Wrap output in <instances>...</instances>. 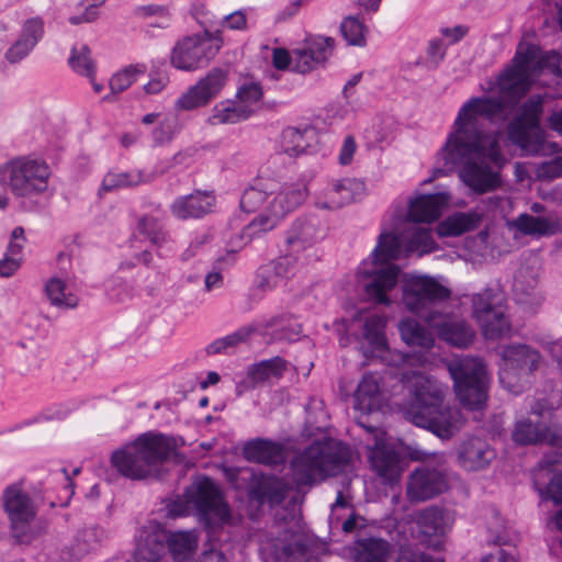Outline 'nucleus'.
Returning <instances> with one entry per match:
<instances>
[{"label":"nucleus","instance_id":"nucleus-12","mask_svg":"<svg viewBox=\"0 0 562 562\" xmlns=\"http://www.w3.org/2000/svg\"><path fill=\"white\" fill-rule=\"evenodd\" d=\"M358 424L372 435L374 441L369 454L373 471L384 483L392 484L397 482L403 472L401 457L398 452L385 443L384 430L368 425L363 420V416L359 417Z\"/></svg>","mask_w":562,"mask_h":562},{"label":"nucleus","instance_id":"nucleus-49","mask_svg":"<svg viewBox=\"0 0 562 562\" xmlns=\"http://www.w3.org/2000/svg\"><path fill=\"white\" fill-rule=\"evenodd\" d=\"M302 550L303 543L301 537L296 532H293L290 538L285 536L284 540L280 541V544H273L271 554L276 562H288L290 557Z\"/></svg>","mask_w":562,"mask_h":562},{"label":"nucleus","instance_id":"nucleus-8","mask_svg":"<svg viewBox=\"0 0 562 562\" xmlns=\"http://www.w3.org/2000/svg\"><path fill=\"white\" fill-rule=\"evenodd\" d=\"M187 509H177L175 504L170 512L176 515H184L192 509L206 525L228 522L231 518L229 507L224 499L223 492L211 479L202 476L195 479L187 488Z\"/></svg>","mask_w":562,"mask_h":562},{"label":"nucleus","instance_id":"nucleus-9","mask_svg":"<svg viewBox=\"0 0 562 562\" xmlns=\"http://www.w3.org/2000/svg\"><path fill=\"white\" fill-rule=\"evenodd\" d=\"M222 45L223 40L218 31L214 35L205 31L203 34L186 36L171 49L170 64L179 70H195L213 59Z\"/></svg>","mask_w":562,"mask_h":562},{"label":"nucleus","instance_id":"nucleus-38","mask_svg":"<svg viewBox=\"0 0 562 562\" xmlns=\"http://www.w3.org/2000/svg\"><path fill=\"white\" fill-rule=\"evenodd\" d=\"M285 368V360L280 357H274L250 366L247 371V378L251 386H256L271 379L281 378Z\"/></svg>","mask_w":562,"mask_h":562},{"label":"nucleus","instance_id":"nucleus-34","mask_svg":"<svg viewBox=\"0 0 562 562\" xmlns=\"http://www.w3.org/2000/svg\"><path fill=\"white\" fill-rule=\"evenodd\" d=\"M363 189L360 178H341L334 188L328 191L327 200L318 203L324 209H338L355 200Z\"/></svg>","mask_w":562,"mask_h":562},{"label":"nucleus","instance_id":"nucleus-52","mask_svg":"<svg viewBox=\"0 0 562 562\" xmlns=\"http://www.w3.org/2000/svg\"><path fill=\"white\" fill-rule=\"evenodd\" d=\"M44 20L42 16L36 15L29 18L23 22L19 37L36 46L44 37Z\"/></svg>","mask_w":562,"mask_h":562},{"label":"nucleus","instance_id":"nucleus-36","mask_svg":"<svg viewBox=\"0 0 562 562\" xmlns=\"http://www.w3.org/2000/svg\"><path fill=\"white\" fill-rule=\"evenodd\" d=\"M306 195V186L302 181L286 186L272 201L276 215L284 216L293 211L304 202Z\"/></svg>","mask_w":562,"mask_h":562},{"label":"nucleus","instance_id":"nucleus-22","mask_svg":"<svg viewBox=\"0 0 562 562\" xmlns=\"http://www.w3.org/2000/svg\"><path fill=\"white\" fill-rule=\"evenodd\" d=\"M166 532L157 522L149 521L136 536L135 559L137 562H159L165 552Z\"/></svg>","mask_w":562,"mask_h":562},{"label":"nucleus","instance_id":"nucleus-19","mask_svg":"<svg viewBox=\"0 0 562 562\" xmlns=\"http://www.w3.org/2000/svg\"><path fill=\"white\" fill-rule=\"evenodd\" d=\"M416 524L428 544L438 549L441 546L439 538H443L451 529L453 517L445 508L428 506L417 513Z\"/></svg>","mask_w":562,"mask_h":562},{"label":"nucleus","instance_id":"nucleus-6","mask_svg":"<svg viewBox=\"0 0 562 562\" xmlns=\"http://www.w3.org/2000/svg\"><path fill=\"white\" fill-rule=\"evenodd\" d=\"M350 459L348 447L334 440L317 441L297 453L291 461L296 485H311L335 474Z\"/></svg>","mask_w":562,"mask_h":562},{"label":"nucleus","instance_id":"nucleus-10","mask_svg":"<svg viewBox=\"0 0 562 562\" xmlns=\"http://www.w3.org/2000/svg\"><path fill=\"white\" fill-rule=\"evenodd\" d=\"M531 414L541 417L542 420H532L530 417H524L516 422L512 431L513 440L522 446L548 443L550 446L562 447V430L558 425H548L547 415H551L543 402H537L531 407Z\"/></svg>","mask_w":562,"mask_h":562},{"label":"nucleus","instance_id":"nucleus-50","mask_svg":"<svg viewBox=\"0 0 562 562\" xmlns=\"http://www.w3.org/2000/svg\"><path fill=\"white\" fill-rule=\"evenodd\" d=\"M407 232H411V237L408 238V250L429 252L434 249L435 241L429 228L413 226Z\"/></svg>","mask_w":562,"mask_h":562},{"label":"nucleus","instance_id":"nucleus-4","mask_svg":"<svg viewBox=\"0 0 562 562\" xmlns=\"http://www.w3.org/2000/svg\"><path fill=\"white\" fill-rule=\"evenodd\" d=\"M543 97L532 94L519 106L509 110L513 113L506 127L507 140L519 149L522 157H542L558 154L559 144L547 139L541 121Z\"/></svg>","mask_w":562,"mask_h":562},{"label":"nucleus","instance_id":"nucleus-47","mask_svg":"<svg viewBox=\"0 0 562 562\" xmlns=\"http://www.w3.org/2000/svg\"><path fill=\"white\" fill-rule=\"evenodd\" d=\"M46 293L52 304L63 307H75L78 303L77 296L66 292L65 281L53 278L46 284Z\"/></svg>","mask_w":562,"mask_h":562},{"label":"nucleus","instance_id":"nucleus-58","mask_svg":"<svg viewBox=\"0 0 562 562\" xmlns=\"http://www.w3.org/2000/svg\"><path fill=\"white\" fill-rule=\"evenodd\" d=\"M267 199V193L258 188L250 187L246 189L240 199V206L246 212H254Z\"/></svg>","mask_w":562,"mask_h":562},{"label":"nucleus","instance_id":"nucleus-41","mask_svg":"<svg viewBox=\"0 0 562 562\" xmlns=\"http://www.w3.org/2000/svg\"><path fill=\"white\" fill-rule=\"evenodd\" d=\"M402 339L413 347L429 349L434 345V337L429 330L414 319H405L398 325Z\"/></svg>","mask_w":562,"mask_h":562},{"label":"nucleus","instance_id":"nucleus-45","mask_svg":"<svg viewBox=\"0 0 562 562\" xmlns=\"http://www.w3.org/2000/svg\"><path fill=\"white\" fill-rule=\"evenodd\" d=\"M367 27L357 16H347L340 23V33L348 45L362 47L366 45Z\"/></svg>","mask_w":562,"mask_h":562},{"label":"nucleus","instance_id":"nucleus-23","mask_svg":"<svg viewBox=\"0 0 562 562\" xmlns=\"http://www.w3.org/2000/svg\"><path fill=\"white\" fill-rule=\"evenodd\" d=\"M496 453L483 439L472 437L464 440L458 450V462L467 471H481L486 469Z\"/></svg>","mask_w":562,"mask_h":562},{"label":"nucleus","instance_id":"nucleus-26","mask_svg":"<svg viewBox=\"0 0 562 562\" xmlns=\"http://www.w3.org/2000/svg\"><path fill=\"white\" fill-rule=\"evenodd\" d=\"M513 225L525 235L552 236L562 233V215L532 216L524 213Z\"/></svg>","mask_w":562,"mask_h":562},{"label":"nucleus","instance_id":"nucleus-24","mask_svg":"<svg viewBox=\"0 0 562 562\" xmlns=\"http://www.w3.org/2000/svg\"><path fill=\"white\" fill-rule=\"evenodd\" d=\"M473 313L487 339H497L509 330V323L503 312L493 308L483 295L473 297Z\"/></svg>","mask_w":562,"mask_h":562},{"label":"nucleus","instance_id":"nucleus-21","mask_svg":"<svg viewBox=\"0 0 562 562\" xmlns=\"http://www.w3.org/2000/svg\"><path fill=\"white\" fill-rule=\"evenodd\" d=\"M561 58V54L554 49L544 53L537 44L519 43L510 63L535 78L546 66H557Z\"/></svg>","mask_w":562,"mask_h":562},{"label":"nucleus","instance_id":"nucleus-57","mask_svg":"<svg viewBox=\"0 0 562 562\" xmlns=\"http://www.w3.org/2000/svg\"><path fill=\"white\" fill-rule=\"evenodd\" d=\"M263 97L262 86L259 81L244 82L238 87L236 98L241 103L255 104Z\"/></svg>","mask_w":562,"mask_h":562},{"label":"nucleus","instance_id":"nucleus-33","mask_svg":"<svg viewBox=\"0 0 562 562\" xmlns=\"http://www.w3.org/2000/svg\"><path fill=\"white\" fill-rule=\"evenodd\" d=\"M165 543L173 562H189L199 546V538L193 531H176L166 535Z\"/></svg>","mask_w":562,"mask_h":562},{"label":"nucleus","instance_id":"nucleus-32","mask_svg":"<svg viewBox=\"0 0 562 562\" xmlns=\"http://www.w3.org/2000/svg\"><path fill=\"white\" fill-rule=\"evenodd\" d=\"M244 457L251 462L277 464L283 461V447L267 439H256L245 445Z\"/></svg>","mask_w":562,"mask_h":562},{"label":"nucleus","instance_id":"nucleus-43","mask_svg":"<svg viewBox=\"0 0 562 562\" xmlns=\"http://www.w3.org/2000/svg\"><path fill=\"white\" fill-rule=\"evenodd\" d=\"M69 67L78 75L93 80L95 76V65L91 58V49L87 44L81 45L80 49L72 46L68 58Z\"/></svg>","mask_w":562,"mask_h":562},{"label":"nucleus","instance_id":"nucleus-11","mask_svg":"<svg viewBox=\"0 0 562 562\" xmlns=\"http://www.w3.org/2000/svg\"><path fill=\"white\" fill-rule=\"evenodd\" d=\"M402 302L405 307L420 314L430 305L450 296V290L435 278L427 276H409L404 279Z\"/></svg>","mask_w":562,"mask_h":562},{"label":"nucleus","instance_id":"nucleus-56","mask_svg":"<svg viewBox=\"0 0 562 562\" xmlns=\"http://www.w3.org/2000/svg\"><path fill=\"white\" fill-rule=\"evenodd\" d=\"M35 47L36 46L32 45L27 41L18 37L16 41H14L5 50L4 59L11 65L19 64L24 60Z\"/></svg>","mask_w":562,"mask_h":562},{"label":"nucleus","instance_id":"nucleus-16","mask_svg":"<svg viewBox=\"0 0 562 562\" xmlns=\"http://www.w3.org/2000/svg\"><path fill=\"white\" fill-rule=\"evenodd\" d=\"M335 48V40L329 36L315 35L307 37L303 46L294 49L292 71L305 75L324 67Z\"/></svg>","mask_w":562,"mask_h":562},{"label":"nucleus","instance_id":"nucleus-14","mask_svg":"<svg viewBox=\"0 0 562 562\" xmlns=\"http://www.w3.org/2000/svg\"><path fill=\"white\" fill-rule=\"evenodd\" d=\"M2 501L14 536L24 537L29 525L36 516L34 501L23 490L21 483L9 485L3 492Z\"/></svg>","mask_w":562,"mask_h":562},{"label":"nucleus","instance_id":"nucleus-37","mask_svg":"<svg viewBox=\"0 0 562 562\" xmlns=\"http://www.w3.org/2000/svg\"><path fill=\"white\" fill-rule=\"evenodd\" d=\"M250 494L260 503L279 504L285 498L286 486L279 477L261 476L251 488Z\"/></svg>","mask_w":562,"mask_h":562},{"label":"nucleus","instance_id":"nucleus-18","mask_svg":"<svg viewBox=\"0 0 562 562\" xmlns=\"http://www.w3.org/2000/svg\"><path fill=\"white\" fill-rule=\"evenodd\" d=\"M533 81L530 74L509 63L497 75L495 85L498 97L506 100L507 109L514 110L520 105V100L529 92Z\"/></svg>","mask_w":562,"mask_h":562},{"label":"nucleus","instance_id":"nucleus-17","mask_svg":"<svg viewBox=\"0 0 562 562\" xmlns=\"http://www.w3.org/2000/svg\"><path fill=\"white\" fill-rule=\"evenodd\" d=\"M535 485L541 496L562 502V452L554 450L543 457L535 472Z\"/></svg>","mask_w":562,"mask_h":562},{"label":"nucleus","instance_id":"nucleus-53","mask_svg":"<svg viewBox=\"0 0 562 562\" xmlns=\"http://www.w3.org/2000/svg\"><path fill=\"white\" fill-rule=\"evenodd\" d=\"M138 231L156 246H160L167 238L162 226L154 217L145 216L140 218L138 223Z\"/></svg>","mask_w":562,"mask_h":562},{"label":"nucleus","instance_id":"nucleus-15","mask_svg":"<svg viewBox=\"0 0 562 562\" xmlns=\"http://www.w3.org/2000/svg\"><path fill=\"white\" fill-rule=\"evenodd\" d=\"M448 490L445 471L420 467L407 479L406 497L412 503L431 499Z\"/></svg>","mask_w":562,"mask_h":562},{"label":"nucleus","instance_id":"nucleus-61","mask_svg":"<svg viewBox=\"0 0 562 562\" xmlns=\"http://www.w3.org/2000/svg\"><path fill=\"white\" fill-rule=\"evenodd\" d=\"M26 243L24 228L19 226L12 231L10 243L7 248L5 255L13 258H22L21 254Z\"/></svg>","mask_w":562,"mask_h":562},{"label":"nucleus","instance_id":"nucleus-62","mask_svg":"<svg viewBox=\"0 0 562 562\" xmlns=\"http://www.w3.org/2000/svg\"><path fill=\"white\" fill-rule=\"evenodd\" d=\"M272 65L277 70H292L294 65V50L292 54L286 48L277 47L272 52Z\"/></svg>","mask_w":562,"mask_h":562},{"label":"nucleus","instance_id":"nucleus-40","mask_svg":"<svg viewBox=\"0 0 562 562\" xmlns=\"http://www.w3.org/2000/svg\"><path fill=\"white\" fill-rule=\"evenodd\" d=\"M251 110L245 105H237L233 100L221 101L214 105L210 122L213 124H235L247 120Z\"/></svg>","mask_w":562,"mask_h":562},{"label":"nucleus","instance_id":"nucleus-42","mask_svg":"<svg viewBox=\"0 0 562 562\" xmlns=\"http://www.w3.org/2000/svg\"><path fill=\"white\" fill-rule=\"evenodd\" d=\"M391 553L390 543L382 539H366L360 542L356 562H387Z\"/></svg>","mask_w":562,"mask_h":562},{"label":"nucleus","instance_id":"nucleus-5","mask_svg":"<svg viewBox=\"0 0 562 562\" xmlns=\"http://www.w3.org/2000/svg\"><path fill=\"white\" fill-rule=\"evenodd\" d=\"M402 252L398 237L392 233H382L373 251L372 268L363 262L359 268L358 278L363 283L364 292L370 301L390 304L389 292L398 281L400 268L389 263L398 259Z\"/></svg>","mask_w":562,"mask_h":562},{"label":"nucleus","instance_id":"nucleus-31","mask_svg":"<svg viewBox=\"0 0 562 562\" xmlns=\"http://www.w3.org/2000/svg\"><path fill=\"white\" fill-rule=\"evenodd\" d=\"M314 137L315 130L311 125L303 128L288 126L281 134V148L288 156L297 157L307 153Z\"/></svg>","mask_w":562,"mask_h":562},{"label":"nucleus","instance_id":"nucleus-54","mask_svg":"<svg viewBox=\"0 0 562 562\" xmlns=\"http://www.w3.org/2000/svg\"><path fill=\"white\" fill-rule=\"evenodd\" d=\"M270 213L271 214H261L255 220H252L245 227V234L248 236H254L259 233L271 231L277 225L278 221L283 216L276 215L273 203H271Z\"/></svg>","mask_w":562,"mask_h":562},{"label":"nucleus","instance_id":"nucleus-29","mask_svg":"<svg viewBox=\"0 0 562 562\" xmlns=\"http://www.w3.org/2000/svg\"><path fill=\"white\" fill-rule=\"evenodd\" d=\"M540 355L537 350L525 345L508 346L502 351V360L506 364L517 369L520 374L528 376L538 369Z\"/></svg>","mask_w":562,"mask_h":562},{"label":"nucleus","instance_id":"nucleus-27","mask_svg":"<svg viewBox=\"0 0 562 562\" xmlns=\"http://www.w3.org/2000/svg\"><path fill=\"white\" fill-rule=\"evenodd\" d=\"M215 195L211 191H195L192 194L178 199L172 205L173 214L182 220L200 217L213 209Z\"/></svg>","mask_w":562,"mask_h":562},{"label":"nucleus","instance_id":"nucleus-60","mask_svg":"<svg viewBox=\"0 0 562 562\" xmlns=\"http://www.w3.org/2000/svg\"><path fill=\"white\" fill-rule=\"evenodd\" d=\"M470 32L468 25L458 24L453 27L443 26L439 29V33L447 40V46H453L460 43Z\"/></svg>","mask_w":562,"mask_h":562},{"label":"nucleus","instance_id":"nucleus-39","mask_svg":"<svg viewBox=\"0 0 562 562\" xmlns=\"http://www.w3.org/2000/svg\"><path fill=\"white\" fill-rule=\"evenodd\" d=\"M148 71L146 64L136 63L125 66L116 71L110 79L109 86L111 93L104 95V100L110 101L112 94L122 93L127 90L140 76Z\"/></svg>","mask_w":562,"mask_h":562},{"label":"nucleus","instance_id":"nucleus-51","mask_svg":"<svg viewBox=\"0 0 562 562\" xmlns=\"http://www.w3.org/2000/svg\"><path fill=\"white\" fill-rule=\"evenodd\" d=\"M177 121L173 117L160 120L151 131L153 147H160L172 142L177 134Z\"/></svg>","mask_w":562,"mask_h":562},{"label":"nucleus","instance_id":"nucleus-20","mask_svg":"<svg viewBox=\"0 0 562 562\" xmlns=\"http://www.w3.org/2000/svg\"><path fill=\"white\" fill-rule=\"evenodd\" d=\"M386 401V391L380 374H364L355 392V408L363 415H369L380 412Z\"/></svg>","mask_w":562,"mask_h":562},{"label":"nucleus","instance_id":"nucleus-64","mask_svg":"<svg viewBox=\"0 0 562 562\" xmlns=\"http://www.w3.org/2000/svg\"><path fill=\"white\" fill-rule=\"evenodd\" d=\"M274 273L283 281L289 279L294 273L295 261L290 256L280 257L274 262L270 263Z\"/></svg>","mask_w":562,"mask_h":562},{"label":"nucleus","instance_id":"nucleus-2","mask_svg":"<svg viewBox=\"0 0 562 562\" xmlns=\"http://www.w3.org/2000/svg\"><path fill=\"white\" fill-rule=\"evenodd\" d=\"M385 321L378 314L366 318L363 337L372 347L374 357L389 366L403 367L401 381L407 391L408 400L403 405L404 417L414 425L427 428L442 439L451 438L464 424L462 413L454 407L443 406L447 386L429 378L420 370L413 369L420 356L392 351L384 336Z\"/></svg>","mask_w":562,"mask_h":562},{"label":"nucleus","instance_id":"nucleus-59","mask_svg":"<svg viewBox=\"0 0 562 562\" xmlns=\"http://www.w3.org/2000/svg\"><path fill=\"white\" fill-rule=\"evenodd\" d=\"M464 183L476 193H486L501 186L502 178H462Z\"/></svg>","mask_w":562,"mask_h":562},{"label":"nucleus","instance_id":"nucleus-1","mask_svg":"<svg viewBox=\"0 0 562 562\" xmlns=\"http://www.w3.org/2000/svg\"><path fill=\"white\" fill-rule=\"evenodd\" d=\"M509 110L506 100L496 95L468 99L459 109L446 142L437 153L442 168L431 169L430 176L499 177L506 165L496 136L483 130L480 119H505Z\"/></svg>","mask_w":562,"mask_h":562},{"label":"nucleus","instance_id":"nucleus-48","mask_svg":"<svg viewBox=\"0 0 562 562\" xmlns=\"http://www.w3.org/2000/svg\"><path fill=\"white\" fill-rule=\"evenodd\" d=\"M9 186L18 196H32L44 192L47 187V178H9Z\"/></svg>","mask_w":562,"mask_h":562},{"label":"nucleus","instance_id":"nucleus-3","mask_svg":"<svg viewBox=\"0 0 562 562\" xmlns=\"http://www.w3.org/2000/svg\"><path fill=\"white\" fill-rule=\"evenodd\" d=\"M176 447L173 438L147 432L114 451L111 463L120 474L131 480L157 476L158 467L176 453Z\"/></svg>","mask_w":562,"mask_h":562},{"label":"nucleus","instance_id":"nucleus-7","mask_svg":"<svg viewBox=\"0 0 562 562\" xmlns=\"http://www.w3.org/2000/svg\"><path fill=\"white\" fill-rule=\"evenodd\" d=\"M448 371L459 402L471 411L484 408L491 378L483 360L477 357H462L450 361Z\"/></svg>","mask_w":562,"mask_h":562},{"label":"nucleus","instance_id":"nucleus-30","mask_svg":"<svg viewBox=\"0 0 562 562\" xmlns=\"http://www.w3.org/2000/svg\"><path fill=\"white\" fill-rule=\"evenodd\" d=\"M431 322L437 328L439 337L448 344L458 348H467L472 344L474 330L464 321L448 318L440 324Z\"/></svg>","mask_w":562,"mask_h":562},{"label":"nucleus","instance_id":"nucleus-55","mask_svg":"<svg viewBox=\"0 0 562 562\" xmlns=\"http://www.w3.org/2000/svg\"><path fill=\"white\" fill-rule=\"evenodd\" d=\"M525 375L520 374L517 369L506 364L505 362L502 363L501 370H499V382L501 384L507 389L512 393H519L522 390L521 380Z\"/></svg>","mask_w":562,"mask_h":562},{"label":"nucleus","instance_id":"nucleus-35","mask_svg":"<svg viewBox=\"0 0 562 562\" xmlns=\"http://www.w3.org/2000/svg\"><path fill=\"white\" fill-rule=\"evenodd\" d=\"M480 223L481 216L476 212H458L440 222L436 231L442 237L459 236L475 229Z\"/></svg>","mask_w":562,"mask_h":562},{"label":"nucleus","instance_id":"nucleus-28","mask_svg":"<svg viewBox=\"0 0 562 562\" xmlns=\"http://www.w3.org/2000/svg\"><path fill=\"white\" fill-rule=\"evenodd\" d=\"M52 176L46 160L34 154L14 157L0 165V176Z\"/></svg>","mask_w":562,"mask_h":562},{"label":"nucleus","instance_id":"nucleus-25","mask_svg":"<svg viewBox=\"0 0 562 562\" xmlns=\"http://www.w3.org/2000/svg\"><path fill=\"white\" fill-rule=\"evenodd\" d=\"M448 201L449 195L446 193L420 195L411 202L407 216L414 223L435 222Z\"/></svg>","mask_w":562,"mask_h":562},{"label":"nucleus","instance_id":"nucleus-63","mask_svg":"<svg viewBox=\"0 0 562 562\" xmlns=\"http://www.w3.org/2000/svg\"><path fill=\"white\" fill-rule=\"evenodd\" d=\"M282 280L274 273L270 265L261 267L258 272V288L263 291L276 289Z\"/></svg>","mask_w":562,"mask_h":562},{"label":"nucleus","instance_id":"nucleus-46","mask_svg":"<svg viewBox=\"0 0 562 562\" xmlns=\"http://www.w3.org/2000/svg\"><path fill=\"white\" fill-rule=\"evenodd\" d=\"M315 226L306 221H296L286 238V243L292 247L304 248L316 240Z\"/></svg>","mask_w":562,"mask_h":562},{"label":"nucleus","instance_id":"nucleus-44","mask_svg":"<svg viewBox=\"0 0 562 562\" xmlns=\"http://www.w3.org/2000/svg\"><path fill=\"white\" fill-rule=\"evenodd\" d=\"M537 286V274L533 269L522 267L518 270L514 280V293L518 302L527 303L533 295Z\"/></svg>","mask_w":562,"mask_h":562},{"label":"nucleus","instance_id":"nucleus-13","mask_svg":"<svg viewBox=\"0 0 562 562\" xmlns=\"http://www.w3.org/2000/svg\"><path fill=\"white\" fill-rule=\"evenodd\" d=\"M227 79L228 71L226 69L213 67L177 99L175 108L192 111L209 105L221 93Z\"/></svg>","mask_w":562,"mask_h":562}]
</instances>
